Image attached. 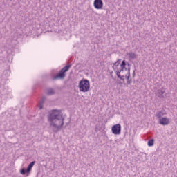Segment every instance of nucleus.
I'll use <instances>...</instances> for the list:
<instances>
[{
  "label": "nucleus",
  "mask_w": 177,
  "mask_h": 177,
  "mask_svg": "<svg viewBox=\"0 0 177 177\" xmlns=\"http://www.w3.org/2000/svg\"><path fill=\"white\" fill-rule=\"evenodd\" d=\"M70 70V65L64 67L56 76L53 78L54 80H63L66 77V73Z\"/></svg>",
  "instance_id": "nucleus-4"
},
{
  "label": "nucleus",
  "mask_w": 177,
  "mask_h": 177,
  "mask_svg": "<svg viewBox=\"0 0 177 177\" xmlns=\"http://www.w3.org/2000/svg\"><path fill=\"white\" fill-rule=\"evenodd\" d=\"M93 6L95 9H103V1L102 0H95Z\"/></svg>",
  "instance_id": "nucleus-7"
},
{
  "label": "nucleus",
  "mask_w": 177,
  "mask_h": 177,
  "mask_svg": "<svg viewBox=\"0 0 177 177\" xmlns=\"http://www.w3.org/2000/svg\"><path fill=\"white\" fill-rule=\"evenodd\" d=\"M35 164V161L32 162L28 166L26 171L24 169H21L20 172H21V175H26V174H30V172H31V169H32V167H34Z\"/></svg>",
  "instance_id": "nucleus-6"
},
{
  "label": "nucleus",
  "mask_w": 177,
  "mask_h": 177,
  "mask_svg": "<svg viewBox=\"0 0 177 177\" xmlns=\"http://www.w3.org/2000/svg\"><path fill=\"white\" fill-rule=\"evenodd\" d=\"M154 145V140L151 139L150 140L148 141V146L151 147Z\"/></svg>",
  "instance_id": "nucleus-11"
},
{
  "label": "nucleus",
  "mask_w": 177,
  "mask_h": 177,
  "mask_svg": "<svg viewBox=\"0 0 177 177\" xmlns=\"http://www.w3.org/2000/svg\"><path fill=\"white\" fill-rule=\"evenodd\" d=\"M127 64L125 63V60H123L121 63V59H118L116 62L114 63L113 66V70L116 73V75L120 78V80H129V69L125 68Z\"/></svg>",
  "instance_id": "nucleus-2"
},
{
  "label": "nucleus",
  "mask_w": 177,
  "mask_h": 177,
  "mask_svg": "<svg viewBox=\"0 0 177 177\" xmlns=\"http://www.w3.org/2000/svg\"><path fill=\"white\" fill-rule=\"evenodd\" d=\"M130 57H131L132 59H135V57H136V55H135L134 53H131L129 54Z\"/></svg>",
  "instance_id": "nucleus-12"
},
{
  "label": "nucleus",
  "mask_w": 177,
  "mask_h": 177,
  "mask_svg": "<svg viewBox=\"0 0 177 177\" xmlns=\"http://www.w3.org/2000/svg\"><path fill=\"white\" fill-rule=\"evenodd\" d=\"M165 93V91L164 88H162L161 90H159L158 93H156L157 96L158 97H164V94Z\"/></svg>",
  "instance_id": "nucleus-9"
},
{
  "label": "nucleus",
  "mask_w": 177,
  "mask_h": 177,
  "mask_svg": "<svg viewBox=\"0 0 177 177\" xmlns=\"http://www.w3.org/2000/svg\"><path fill=\"white\" fill-rule=\"evenodd\" d=\"M91 89V84L88 80H82L79 83V91L80 92H88Z\"/></svg>",
  "instance_id": "nucleus-3"
},
{
  "label": "nucleus",
  "mask_w": 177,
  "mask_h": 177,
  "mask_svg": "<svg viewBox=\"0 0 177 177\" xmlns=\"http://www.w3.org/2000/svg\"><path fill=\"white\" fill-rule=\"evenodd\" d=\"M112 133L113 135H120L121 134V124H116L113 125L111 128Z\"/></svg>",
  "instance_id": "nucleus-5"
},
{
  "label": "nucleus",
  "mask_w": 177,
  "mask_h": 177,
  "mask_svg": "<svg viewBox=\"0 0 177 177\" xmlns=\"http://www.w3.org/2000/svg\"><path fill=\"white\" fill-rule=\"evenodd\" d=\"M165 114H167V112L162 111H160L157 115L156 117H158V118H161V117H162V115H165Z\"/></svg>",
  "instance_id": "nucleus-10"
},
{
  "label": "nucleus",
  "mask_w": 177,
  "mask_h": 177,
  "mask_svg": "<svg viewBox=\"0 0 177 177\" xmlns=\"http://www.w3.org/2000/svg\"><path fill=\"white\" fill-rule=\"evenodd\" d=\"M48 121L50 127L56 129H60L64 125V118L60 111L53 110L48 116Z\"/></svg>",
  "instance_id": "nucleus-1"
},
{
  "label": "nucleus",
  "mask_w": 177,
  "mask_h": 177,
  "mask_svg": "<svg viewBox=\"0 0 177 177\" xmlns=\"http://www.w3.org/2000/svg\"><path fill=\"white\" fill-rule=\"evenodd\" d=\"M53 93H55V92L52 89L49 90L48 92V95H53Z\"/></svg>",
  "instance_id": "nucleus-13"
},
{
  "label": "nucleus",
  "mask_w": 177,
  "mask_h": 177,
  "mask_svg": "<svg viewBox=\"0 0 177 177\" xmlns=\"http://www.w3.org/2000/svg\"><path fill=\"white\" fill-rule=\"evenodd\" d=\"M39 109H42V104H39Z\"/></svg>",
  "instance_id": "nucleus-14"
},
{
  "label": "nucleus",
  "mask_w": 177,
  "mask_h": 177,
  "mask_svg": "<svg viewBox=\"0 0 177 177\" xmlns=\"http://www.w3.org/2000/svg\"><path fill=\"white\" fill-rule=\"evenodd\" d=\"M170 122L169 119L167 118H160L159 119V124L160 125H169Z\"/></svg>",
  "instance_id": "nucleus-8"
}]
</instances>
